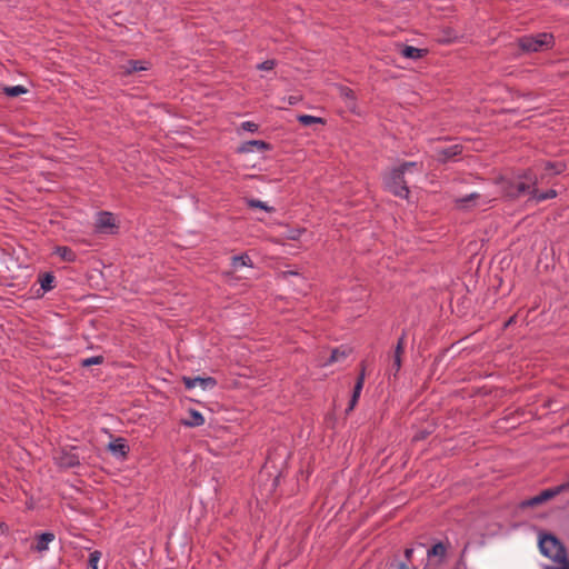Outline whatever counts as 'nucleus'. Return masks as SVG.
<instances>
[{
	"label": "nucleus",
	"mask_w": 569,
	"mask_h": 569,
	"mask_svg": "<svg viewBox=\"0 0 569 569\" xmlns=\"http://www.w3.org/2000/svg\"><path fill=\"white\" fill-rule=\"evenodd\" d=\"M480 199V194L478 193H471L469 196H466L463 198H459L456 200V206L459 209H467L470 207V203H475L477 200Z\"/></svg>",
	"instance_id": "nucleus-21"
},
{
	"label": "nucleus",
	"mask_w": 569,
	"mask_h": 569,
	"mask_svg": "<svg viewBox=\"0 0 569 569\" xmlns=\"http://www.w3.org/2000/svg\"><path fill=\"white\" fill-rule=\"evenodd\" d=\"M412 552L413 550L411 548L406 549L405 556L408 560H410Z\"/></svg>",
	"instance_id": "nucleus-36"
},
{
	"label": "nucleus",
	"mask_w": 569,
	"mask_h": 569,
	"mask_svg": "<svg viewBox=\"0 0 569 569\" xmlns=\"http://www.w3.org/2000/svg\"><path fill=\"white\" fill-rule=\"evenodd\" d=\"M298 120L303 126H311L313 123H322L323 122V120L321 118L309 116V114L299 116Z\"/></svg>",
	"instance_id": "nucleus-29"
},
{
	"label": "nucleus",
	"mask_w": 569,
	"mask_h": 569,
	"mask_svg": "<svg viewBox=\"0 0 569 569\" xmlns=\"http://www.w3.org/2000/svg\"><path fill=\"white\" fill-rule=\"evenodd\" d=\"M252 267V261L248 254H240L232 257V267L238 269L240 267Z\"/></svg>",
	"instance_id": "nucleus-23"
},
{
	"label": "nucleus",
	"mask_w": 569,
	"mask_h": 569,
	"mask_svg": "<svg viewBox=\"0 0 569 569\" xmlns=\"http://www.w3.org/2000/svg\"><path fill=\"white\" fill-rule=\"evenodd\" d=\"M109 449L113 455L120 458H126L128 453V446L124 443L123 439H117L114 442H111Z\"/></svg>",
	"instance_id": "nucleus-16"
},
{
	"label": "nucleus",
	"mask_w": 569,
	"mask_h": 569,
	"mask_svg": "<svg viewBox=\"0 0 569 569\" xmlns=\"http://www.w3.org/2000/svg\"><path fill=\"white\" fill-rule=\"evenodd\" d=\"M569 489V482H566V483H562L560 486H557V487H553V488H549V489H546L543 491L540 492V496L541 498L546 501L555 498L557 495L566 491Z\"/></svg>",
	"instance_id": "nucleus-14"
},
{
	"label": "nucleus",
	"mask_w": 569,
	"mask_h": 569,
	"mask_svg": "<svg viewBox=\"0 0 569 569\" xmlns=\"http://www.w3.org/2000/svg\"><path fill=\"white\" fill-rule=\"evenodd\" d=\"M446 552L447 547L442 542H438L427 551V555L429 558L438 557L440 560H442L446 556Z\"/></svg>",
	"instance_id": "nucleus-22"
},
{
	"label": "nucleus",
	"mask_w": 569,
	"mask_h": 569,
	"mask_svg": "<svg viewBox=\"0 0 569 569\" xmlns=\"http://www.w3.org/2000/svg\"><path fill=\"white\" fill-rule=\"evenodd\" d=\"M539 548L540 551L548 558L558 562L560 566L558 568H563L569 560H567L566 549L562 543L553 536L549 533L541 535L539 537ZM550 568L547 566L545 569Z\"/></svg>",
	"instance_id": "nucleus-3"
},
{
	"label": "nucleus",
	"mask_w": 569,
	"mask_h": 569,
	"mask_svg": "<svg viewBox=\"0 0 569 569\" xmlns=\"http://www.w3.org/2000/svg\"><path fill=\"white\" fill-rule=\"evenodd\" d=\"M246 202L250 208H259L267 212H273V210H274L272 207L268 206L266 202H262L257 199H247Z\"/></svg>",
	"instance_id": "nucleus-27"
},
{
	"label": "nucleus",
	"mask_w": 569,
	"mask_h": 569,
	"mask_svg": "<svg viewBox=\"0 0 569 569\" xmlns=\"http://www.w3.org/2000/svg\"><path fill=\"white\" fill-rule=\"evenodd\" d=\"M519 47L523 52H537L542 48H550L553 44V37L550 33H539L537 36H525L518 40Z\"/></svg>",
	"instance_id": "nucleus-4"
},
{
	"label": "nucleus",
	"mask_w": 569,
	"mask_h": 569,
	"mask_svg": "<svg viewBox=\"0 0 569 569\" xmlns=\"http://www.w3.org/2000/svg\"><path fill=\"white\" fill-rule=\"evenodd\" d=\"M204 423V418L197 410H190L189 418L183 421L187 427H199Z\"/></svg>",
	"instance_id": "nucleus-17"
},
{
	"label": "nucleus",
	"mask_w": 569,
	"mask_h": 569,
	"mask_svg": "<svg viewBox=\"0 0 569 569\" xmlns=\"http://www.w3.org/2000/svg\"><path fill=\"white\" fill-rule=\"evenodd\" d=\"M548 569H569V563H567L563 568H548Z\"/></svg>",
	"instance_id": "nucleus-39"
},
{
	"label": "nucleus",
	"mask_w": 569,
	"mask_h": 569,
	"mask_svg": "<svg viewBox=\"0 0 569 569\" xmlns=\"http://www.w3.org/2000/svg\"><path fill=\"white\" fill-rule=\"evenodd\" d=\"M557 197V191L553 189H550L546 192H539L537 189V186H535V191H532L530 200L538 202L545 201L547 199H552Z\"/></svg>",
	"instance_id": "nucleus-20"
},
{
	"label": "nucleus",
	"mask_w": 569,
	"mask_h": 569,
	"mask_svg": "<svg viewBox=\"0 0 569 569\" xmlns=\"http://www.w3.org/2000/svg\"><path fill=\"white\" fill-rule=\"evenodd\" d=\"M461 152V147L458 144L450 146L448 148H443L438 150L439 159L441 160H448L453 158L455 156L459 154Z\"/></svg>",
	"instance_id": "nucleus-19"
},
{
	"label": "nucleus",
	"mask_w": 569,
	"mask_h": 569,
	"mask_svg": "<svg viewBox=\"0 0 569 569\" xmlns=\"http://www.w3.org/2000/svg\"><path fill=\"white\" fill-rule=\"evenodd\" d=\"M276 61L274 60H266L257 66L259 70L263 71H270L274 68Z\"/></svg>",
	"instance_id": "nucleus-33"
},
{
	"label": "nucleus",
	"mask_w": 569,
	"mask_h": 569,
	"mask_svg": "<svg viewBox=\"0 0 569 569\" xmlns=\"http://www.w3.org/2000/svg\"><path fill=\"white\" fill-rule=\"evenodd\" d=\"M397 47L399 48V52L407 59L418 60L427 53V50L411 46L398 44Z\"/></svg>",
	"instance_id": "nucleus-8"
},
{
	"label": "nucleus",
	"mask_w": 569,
	"mask_h": 569,
	"mask_svg": "<svg viewBox=\"0 0 569 569\" xmlns=\"http://www.w3.org/2000/svg\"><path fill=\"white\" fill-rule=\"evenodd\" d=\"M543 169H545L546 173L541 176V179H543L545 177L560 174L561 172H563L566 170V163L561 162V161H557V162L548 161L545 163Z\"/></svg>",
	"instance_id": "nucleus-12"
},
{
	"label": "nucleus",
	"mask_w": 569,
	"mask_h": 569,
	"mask_svg": "<svg viewBox=\"0 0 569 569\" xmlns=\"http://www.w3.org/2000/svg\"><path fill=\"white\" fill-rule=\"evenodd\" d=\"M363 383H365V367L362 366L360 375H359V377L357 379V382H356V386H355V389H353V393H352L349 407L347 409V412L351 411L355 408V406H356V403H357V401H358V399L360 397V392H361V390L363 388Z\"/></svg>",
	"instance_id": "nucleus-9"
},
{
	"label": "nucleus",
	"mask_w": 569,
	"mask_h": 569,
	"mask_svg": "<svg viewBox=\"0 0 569 569\" xmlns=\"http://www.w3.org/2000/svg\"><path fill=\"white\" fill-rule=\"evenodd\" d=\"M102 362H103V357L102 356H96V357L83 359L81 361V366L82 367H90L92 365H101Z\"/></svg>",
	"instance_id": "nucleus-32"
},
{
	"label": "nucleus",
	"mask_w": 569,
	"mask_h": 569,
	"mask_svg": "<svg viewBox=\"0 0 569 569\" xmlns=\"http://www.w3.org/2000/svg\"><path fill=\"white\" fill-rule=\"evenodd\" d=\"M545 500L541 498L540 493L530 498V499H527L525 501L521 502V507L522 508H529V507H536L538 505H541L543 503Z\"/></svg>",
	"instance_id": "nucleus-30"
},
{
	"label": "nucleus",
	"mask_w": 569,
	"mask_h": 569,
	"mask_svg": "<svg viewBox=\"0 0 569 569\" xmlns=\"http://www.w3.org/2000/svg\"><path fill=\"white\" fill-rule=\"evenodd\" d=\"M349 348H337L331 351L330 358L323 363V366H328L335 362H339L346 359L350 353Z\"/></svg>",
	"instance_id": "nucleus-15"
},
{
	"label": "nucleus",
	"mask_w": 569,
	"mask_h": 569,
	"mask_svg": "<svg viewBox=\"0 0 569 569\" xmlns=\"http://www.w3.org/2000/svg\"><path fill=\"white\" fill-rule=\"evenodd\" d=\"M57 253L66 261H73L76 259L74 252L68 247H58Z\"/></svg>",
	"instance_id": "nucleus-28"
},
{
	"label": "nucleus",
	"mask_w": 569,
	"mask_h": 569,
	"mask_svg": "<svg viewBox=\"0 0 569 569\" xmlns=\"http://www.w3.org/2000/svg\"><path fill=\"white\" fill-rule=\"evenodd\" d=\"M403 351H405V335H402L399 338L396 349H395V352H393V356H392V365H391L390 370L393 371L395 376L398 373V371L401 368V360H402Z\"/></svg>",
	"instance_id": "nucleus-7"
},
{
	"label": "nucleus",
	"mask_w": 569,
	"mask_h": 569,
	"mask_svg": "<svg viewBox=\"0 0 569 569\" xmlns=\"http://www.w3.org/2000/svg\"><path fill=\"white\" fill-rule=\"evenodd\" d=\"M296 274H297V272L288 271V272H283V273H282V277H283V278H287V277H289V276H296Z\"/></svg>",
	"instance_id": "nucleus-37"
},
{
	"label": "nucleus",
	"mask_w": 569,
	"mask_h": 569,
	"mask_svg": "<svg viewBox=\"0 0 569 569\" xmlns=\"http://www.w3.org/2000/svg\"><path fill=\"white\" fill-rule=\"evenodd\" d=\"M458 38L457 34H452L451 30H446L445 31V38L442 39V41L445 42H451L453 40H456Z\"/></svg>",
	"instance_id": "nucleus-35"
},
{
	"label": "nucleus",
	"mask_w": 569,
	"mask_h": 569,
	"mask_svg": "<svg viewBox=\"0 0 569 569\" xmlns=\"http://www.w3.org/2000/svg\"><path fill=\"white\" fill-rule=\"evenodd\" d=\"M182 382L184 383L187 389H192L199 386L202 390L212 389L217 385L216 379L212 377H182Z\"/></svg>",
	"instance_id": "nucleus-6"
},
{
	"label": "nucleus",
	"mask_w": 569,
	"mask_h": 569,
	"mask_svg": "<svg viewBox=\"0 0 569 569\" xmlns=\"http://www.w3.org/2000/svg\"><path fill=\"white\" fill-rule=\"evenodd\" d=\"M538 184V178L531 169L521 171L512 180H503L502 192L509 199H518L528 194L531 197L535 186Z\"/></svg>",
	"instance_id": "nucleus-2"
},
{
	"label": "nucleus",
	"mask_w": 569,
	"mask_h": 569,
	"mask_svg": "<svg viewBox=\"0 0 569 569\" xmlns=\"http://www.w3.org/2000/svg\"><path fill=\"white\" fill-rule=\"evenodd\" d=\"M54 540V535L52 532H43L38 536L34 549L39 552L46 551L48 549V545Z\"/></svg>",
	"instance_id": "nucleus-13"
},
{
	"label": "nucleus",
	"mask_w": 569,
	"mask_h": 569,
	"mask_svg": "<svg viewBox=\"0 0 569 569\" xmlns=\"http://www.w3.org/2000/svg\"><path fill=\"white\" fill-rule=\"evenodd\" d=\"M27 88L23 86H13V87H4L3 92L8 97H18L20 94L27 93Z\"/></svg>",
	"instance_id": "nucleus-26"
},
{
	"label": "nucleus",
	"mask_w": 569,
	"mask_h": 569,
	"mask_svg": "<svg viewBox=\"0 0 569 569\" xmlns=\"http://www.w3.org/2000/svg\"><path fill=\"white\" fill-rule=\"evenodd\" d=\"M122 68L124 69V73L130 74L137 71L147 70L148 66L143 61L130 60Z\"/></svg>",
	"instance_id": "nucleus-18"
},
{
	"label": "nucleus",
	"mask_w": 569,
	"mask_h": 569,
	"mask_svg": "<svg viewBox=\"0 0 569 569\" xmlns=\"http://www.w3.org/2000/svg\"><path fill=\"white\" fill-rule=\"evenodd\" d=\"M60 465L67 468H72L79 465V458L74 455H64L60 458Z\"/></svg>",
	"instance_id": "nucleus-25"
},
{
	"label": "nucleus",
	"mask_w": 569,
	"mask_h": 569,
	"mask_svg": "<svg viewBox=\"0 0 569 569\" xmlns=\"http://www.w3.org/2000/svg\"><path fill=\"white\" fill-rule=\"evenodd\" d=\"M422 172V164L418 162H405L392 168L383 176V184L388 191L399 198L407 199L409 196L407 173Z\"/></svg>",
	"instance_id": "nucleus-1"
},
{
	"label": "nucleus",
	"mask_w": 569,
	"mask_h": 569,
	"mask_svg": "<svg viewBox=\"0 0 569 569\" xmlns=\"http://www.w3.org/2000/svg\"><path fill=\"white\" fill-rule=\"evenodd\" d=\"M116 219L112 213L101 211L97 214L96 229L103 233H113L117 229Z\"/></svg>",
	"instance_id": "nucleus-5"
},
{
	"label": "nucleus",
	"mask_w": 569,
	"mask_h": 569,
	"mask_svg": "<svg viewBox=\"0 0 569 569\" xmlns=\"http://www.w3.org/2000/svg\"><path fill=\"white\" fill-rule=\"evenodd\" d=\"M39 282L43 291H49L54 287V277L52 273H44L39 278Z\"/></svg>",
	"instance_id": "nucleus-24"
},
{
	"label": "nucleus",
	"mask_w": 569,
	"mask_h": 569,
	"mask_svg": "<svg viewBox=\"0 0 569 569\" xmlns=\"http://www.w3.org/2000/svg\"><path fill=\"white\" fill-rule=\"evenodd\" d=\"M101 558V552L100 551H93L90 553L89 556V560H88V565L91 569H98V562Z\"/></svg>",
	"instance_id": "nucleus-31"
},
{
	"label": "nucleus",
	"mask_w": 569,
	"mask_h": 569,
	"mask_svg": "<svg viewBox=\"0 0 569 569\" xmlns=\"http://www.w3.org/2000/svg\"><path fill=\"white\" fill-rule=\"evenodd\" d=\"M269 149V144L261 140H251L246 143H243L239 151L240 152H252L254 150L259 152H263L264 150Z\"/></svg>",
	"instance_id": "nucleus-10"
},
{
	"label": "nucleus",
	"mask_w": 569,
	"mask_h": 569,
	"mask_svg": "<svg viewBox=\"0 0 569 569\" xmlns=\"http://www.w3.org/2000/svg\"><path fill=\"white\" fill-rule=\"evenodd\" d=\"M513 321H515V316H513V317H511V318L507 321L506 326H510Z\"/></svg>",
	"instance_id": "nucleus-38"
},
{
	"label": "nucleus",
	"mask_w": 569,
	"mask_h": 569,
	"mask_svg": "<svg viewBox=\"0 0 569 569\" xmlns=\"http://www.w3.org/2000/svg\"><path fill=\"white\" fill-rule=\"evenodd\" d=\"M338 93L340 98H342L348 108L353 109L356 107V96L355 92L345 86L337 87Z\"/></svg>",
	"instance_id": "nucleus-11"
},
{
	"label": "nucleus",
	"mask_w": 569,
	"mask_h": 569,
	"mask_svg": "<svg viewBox=\"0 0 569 569\" xmlns=\"http://www.w3.org/2000/svg\"><path fill=\"white\" fill-rule=\"evenodd\" d=\"M242 128L247 131L254 132L258 130V126L253 122L246 121L242 123Z\"/></svg>",
	"instance_id": "nucleus-34"
}]
</instances>
